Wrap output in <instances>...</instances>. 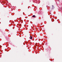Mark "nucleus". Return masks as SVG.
<instances>
[{
  "label": "nucleus",
  "mask_w": 62,
  "mask_h": 62,
  "mask_svg": "<svg viewBox=\"0 0 62 62\" xmlns=\"http://www.w3.org/2000/svg\"><path fill=\"white\" fill-rule=\"evenodd\" d=\"M32 37L31 36H30V39H32Z\"/></svg>",
  "instance_id": "nucleus-1"
},
{
  "label": "nucleus",
  "mask_w": 62,
  "mask_h": 62,
  "mask_svg": "<svg viewBox=\"0 0 62 62\" xmlns=\"http://www.w3.org/2000/svg\"><path fill=\"white\" fill-rule=\"evenodd\" d=\"M33 18H36V16L34 15H33Z\"/></svg>",
  "instance_id": "nucleus-2"
},
{
  "label": "nucleus",
  "mask_w": 62,
  "mask_h": 62,
  "mask_svg": "<svg viewBox=\"0 0 62 62\" xmlns=\"http://www.w3.org/2000/svg\"><path fill=\"white\" fill-rule=\"evenodd\" d=\"M1 45H0V47H1Z\"/></svg>",
  "instance_id": "nucleus-3"
},
{
  "label": "nucleus",
  "mask_w": 62,
  "mask_h": 62,
  "mask_svg": "<svg viewBox=\"0 0 62 62\" xmlns=\"http://www.w3.org/2000/svg\"><path fill=\"white\" fill-rule=\"evenodd\" d=\"M52 6L53 7H53H54V6L53 5H52Z\"/></svg>",
  "instance_id": "nucleus-4"
}]
</instances>
